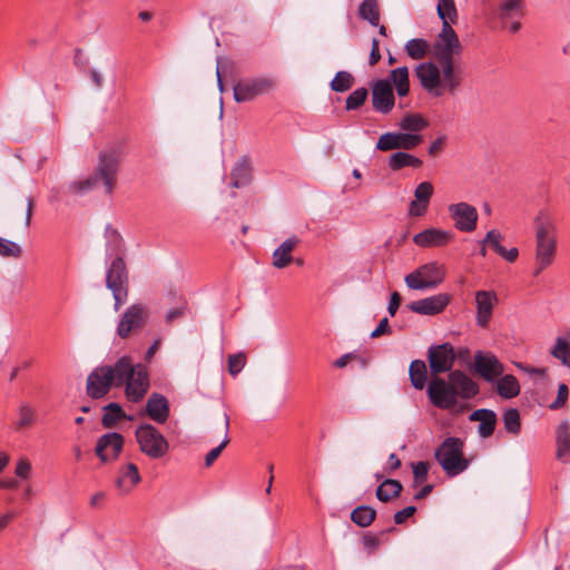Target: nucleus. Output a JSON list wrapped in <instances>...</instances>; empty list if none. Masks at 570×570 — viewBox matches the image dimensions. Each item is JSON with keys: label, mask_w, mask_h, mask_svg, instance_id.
Masks as SVG:
<instances>
[{"label": "nucleus", "mask_w": 570, "mask_h": 570, "mask_svg": "<svg viewBox=\"0 0 570 570\" xmlns=\"http://www.w3.org/2000/svg\"><path fill=\"white\" fill-rule=\"evenodd\" d=\"M480 391L474 382L463 371L454 370L449 373L448 379L434 377L428 386V396L431 403L444 410H451L458 404V400L473 399Z\"/></svg>", "instance_id": "nucleus-1"}, {"label": "nucleus", "mask_w": 570, "mask_h": 570, "mask_svg": "<svg viewBox=\"0 0 570 570\" xmlns=\"http://www.w3.org/2000/svg\"><path fill=\"white\" fill-rule=\"evenodd\" d=\"M535 227V267L533 275L538 276L549 267L557 253V227L553 216L547 210H540L534 218Z\"/></svg>", "instance_id": "nucleus-2"}, {"label": "nucleus", "mask_w": 570, "mask_h": 570, "mask_svg": "<svg viewBox=\"0 0 570 570\" xmlns=\"http://www.w3.org/2000/svg\"><path fill=\"white\" fill-rule=\"evenodd\" d=\"M415 75L422 88L436 98L445 92L454 94L462 82V73L459 66H452V73L446 77L444 66L434 62H422L415 68Z\"/></svg>", "instance_id": "nucleus-3"}, {"label": "nucleus", "mask_w": 570, "mask_h": 570, "mask_svg": "<svg viewBox=\"0 0 570 570\" xmlns=\"http://www.w3.org/2000/svg\"><path fill=\"white\" fill-rule=\"evenodd\" d=\"M120 156L115 148L101 150L98 156V164L95 174L83 180L72 181L69 190L76 194H83L91 190L101 180L106 194L110 195L115 188Z\"/></svg>", "instance_id": "nucleus-4"}, {"label": "nucleus", "mask_w": 570, "mask_h": 570, "mask_svg": "<svg viewBox=\"0 0 570 570\" xmlns=\"http://www.w3.org/2000/svg\"><path fill=\"white\" fill-rule=\"evenodd\" d=\"M117 387L125 385V395L129 402H140L149 390V376L147 367L141 364H132L129 356H121L117 361Z\"/></svg>", "instance_id": "nucleus-5"}, {"label": "nucleus", "mask_w": 570, "mask_h": 570, "mask_svg": "<svg viewBox=\"0 0 570 570\" xmlns=\"http://www.w3.org/2000/svg\"><path fill=\"white\" fill-rule=\"evenodd\" d=\"M106 287L115 299L114 309L119 311L129 294V274L122 256L114 257L106 272Z\"/></svg>", "instance_id": "nucleus-6"}, {"label": "nucleus", "mask_w": 570, "mask_h": 570, "mask_svg": "<svg viewBox=\"0 0 570 570\" xmlns=\"http://www.w3.org/2000/svg\"><path fill=\"white\" fill-rule=\"evenodd\" d=\"M434 56L440 66H444L445 76L452 73V66L454 63V56H459L462 51V46L459 37L452 26L449 23L442 24V30L439 33L434 45Z\"/></svg>", "instance_id": "nucleus-7"}, {"label": "nucleus", "mask_w": 570, "mask_h": 570, "mask_svg": "<svg viewBox=\"0 0 570 570\" xmlns=\"http://www.w3.org/2000/svg\"><path fill=\"white\" fill-rule=\"evenodd\" d=\"M434 455L449 476H455L469 466L468 460L463 458V443L458 438L445 439Z\"/></svg>", "instance_id": "nucleus-8"}, {"label": "nucleus", "mask_w": 570, "mask_h": 570, "mask_svg": "<svg viewBox=\"0 0 570 570\" xmlns=\"http://www.w3.org/2000/svg\"><path fill=\"white\" fill-rule=\"evenodd\" d=\"M139 450L153 460L164 458L169 451V442L160 431L150 423L137 426L135 432Z\"/></svg>", "instance_id": "nucleus-9"}, {"label": "nucleus", "mask_w": 570, "mask_h": 570, "mask_svg": "<svg viewBox=\"0 0 570 570\" xmlns=\"http://www.w3.org/2000/svg\"><path fill=\"white\" fill-rule=\"evenodd\" d=\"M444 276V267L436 262H430L407 274L404 282L411 289L423 291L439 286Z\"/></svg>", "instance_id": "nucleus-10"}, {"label": "nucleus", "mask_w": 570, "mask_h": 570, "mask_svg": "<svg viewBox=\"0 0 570 570\" xmlns=\"http://www.w3.org/2000/svg\"><path fill=\"white\" fill-rule=\"evenodd\" d=\"M117 362L96 367L87 379V394L92 399L104 397L112 386L117 387Z\"/></svg>", "instance_id": "nucleus-11"}, {"label": "nucleus", "mask_w": 570, "mask_h": 570, "mask_svg": "<svg viewBox=\"0 0 570 570\" xmlns=\"http://www.w3.org/2000/svg\"><path fill=\"white\" fill-rule=\"evenodd\" d=\"M276 81L272 77H255L240 79L234 86V99L237 102H247L274 90Z\"/></svg>", "instance_id": "nucleus-12"}, {"label": "nucleus", "mask_w": 570, "mask_h": 570, "mask_svg": "<svg viewBox=\"0 0 570 570\" xmlns=\"http://www.w3.org/2000/svg\"><path fill=\"white\" fill-rule=\"evenodd\" d=\"M148 308L142 304L130 305L121 315L117 326V335L127 338L132 332L142 328L148 321Z\"/></svg>", "instance_id": "nucleus-13"}, {"label": "nucleus", "mask_w": 570, "mask_h": 570, "mask_svg": "<svg viewBox=\"0 0 570 570\" xmlns=\"http://www.w3.org/2000/svg\"><path fill=\"white\" fill-rule=\"evenodd\" d=\"M428 361L430 371L435 377L439 374L452 372L455 361V353L452 344L443 343L431 345L428 350Z\"/></svg>", "instance_id": "nucleus-14"}, {"label": "nucleus", "mask_w": 570, "mask_h": 570, "mask_svg": "<svg viewBox=\"0 0 570 570\" xmlns=\"http://www.w3.org/2000/svg\"><path fill=\"white\" fill-rule=\"evenodd\" d=\"M448 210L458 230L464 233L475 230L479 215L474 206L460 202L449 205Z\"/></svg>", "instance_id": "nucleus-15"}, {"label": "nucleus", "mask_w": 570, "mask_h": 570, "mask_svg": "<svg viewBox=\"0 0 570 570\" xmlns=\"http://www.w3.org/2000/svg\"><path fill=\"white\" fill-rule=\"evenodd\" d=\"M475 303V324L481 328H487L493 315L494 307L499 303V297L494 291H476L474 294Z\"/></svg>", "instance_id": "nucleus-16"}, {"label": "nucleus", "mask_w": 570, "mask_h": 570, "mask_svg": "<svg viewBox=\"0 0 570 570\" xmlns=\"http://www.w3.org/2000/svg\"><path fill=\"white\" fill-rule=\"evenodd\" d=\"M474 367L476 373L489 383H493L504 372L503 364L494 354L480 351L474 355Z\"/></svg>", "instance_id": "nucleus-17"}, {"label": "nucleus", "mask_w": 570, "mask_h": 570, "mask_svg": "<svg viewBox=\"0 0 570 570\" xmlns=\"http://www.w3.org/2000/svg\"><path fill=\"white\" fill-rule=\"evenodd\" d=\"M372 105L381 114H389L394 105L395 98L389 79H380L372 86Z\"/></svg>", "instance_id": "nucleus-18"}, {"label": "nucleus", "mask_w": 570, "mask_h": 570, "mask_svg": "<svg viewBox=\"0 0 570 570\" xmlns=\"http://www.w3.org/2000/svg\"><path fill=\"white\" fill-rule=\"evenodd\" d=\"M124 448V436L117 432L106 433L100 436L96 445V454L106 463L118 458Z\"/></svg>", "instance_id": "nucleus-19"}, {"label": "nucleus", "mask_w": 570, "mask_h": 570, "mask_svg": "<svg viewBox=\"0 0 570 570\" xmlns=\"http://www.w3.org/2000/svg\"><path fill=\"white\" fill-rule=\"evenodd\" d=\"M524 3L522 0H504L498 9V18L510 32H517L521 24L518 21L523 16Z\"/></svg>", "instance_id": "nucleus-20"}, {"label": "nucleus", "mask_w": 570, "mask_h": 570, "mask_svg": "<svg viewBox=\"0 0 570 570\" xmlns=\"http://www.w3.org/2000/svg\"><path fill=\"white\" fill-rule=\"evenodd\" d=\"M450 299L449 294L440 293L426 298L414 301L407 305V308L421 315H436L445 309Z\"/></svg>", "instance_id": "nucleus-21"}, {"label": "nucleus", "mask_w": 570, "mask_h": 570, "mask_svg": "<svg viewBox=\"0 0 570 570\" xmlns=\"http://www.w3.org/2000/svg\"><path fill=\"white\" fill-rule=\"evenodd\" d=\"M454 234L441 228H426L413 237L415 245L420 247H442L453 242Z\"/></svg>", "instance_id": "nucleus-22"}, {"label": "nucleus", "mask_w": 570, "mask_h": 570, "mask_svg": "<svg viewBox=\"0 0 570 570\" xmlns=\"http://www.w3.org/2000/svg\"><path fill=\"white\" fill-rule=\"evenodd\" d=\"M169 402L159 393H153L146 403L145 414L158 424H164L169 417Z\"/></svg>", "instance_id": "nucleus-23"}, {"label": "nucleus", "mask_w": 570, "mask_h": 570, "mask_svg": "<svg viewBox=\"0 0 570 570\" xmlns=\"http://www.w3.org/2000/svg\"><path fill=\"white\" fill-rule=\"evenodd\" d=\"M432 195V184L429 181L420 183L414 190L415 199L410 203V215L414 217L423 216L429 207Z\"/></svg>", "instance_id": "nucleus-24"}, {"label": "nucleus", "mask_w": 570, "mask_h": 570, "mask_svg": "<svg viewBox=\"0 0 570 570\" xmlns=\"http://www.w3.org/2000/svg\"><path fill=\"white\" fill-rule=\"evenodd\" d=\"M141 478L138 468L134 463H128L119 469L116 479V487L121 494H128L140 482Z\"/></svg>", "instance_id": "nucleus-25"}, {"label": "nucleus", "mask_w": 570, "mask_h": 570, "mask_svg": "<svg viewBox=\"0 0 570 570\" xmlns=\"http://www.w3.org/2000/svg\"><path fill=\"white\" fill-rule=\"evenodd\" d=\"M299 238L297 236H291L285 239L274 252L272 255L273 266L282 269L287 267L294 259L292 256L293 250L299 244Z\"/></svg>", "instance_id": "nucleus-26"}, {"label": "nucleus", "mask_w": 570, "mask_h": 570, "mask_svg": "<svg viewBox=\"0 0 570 570\" xmlns=\"http://www.w3.org/2000/svg\"><path fill=\"white\" fill-rule=\"evenodd\" d=\"M470 421H478V432L481 438H489L493 434L497 425V414L492 410L479 409L473 411L470 416Z\"/></svg>", "instance_id": "nucleus-27"}, {"label": "nucleus", "mask_w": 570, "mask_h": 570, "mask_svg": "<svg viewBox=\"0 0 570 570\" xmlns=\"http://www.w3.org/2000/svg\"><path fill=\"white\" fill-rule=\"evenodd\" d=\"M557 459L567 462L570 455V423L562 421L556 431Z\"/></svg>", "instance_id": "nucleus-28"}, {"label": "nucleus", "mask_w": 570, "mask_h": 570, "mask_svg": "<svg viewBox=\"0 0 570 570\" xmlns=\"http://www.w3.org/2000/svg\"><path fill=\"white\" fill-rule=\"evenodd\" d=\"M387 165L391 170L397 171L405 167L420 168L423 161L406 151H396L389 157Z\"/></svg>", "instance_id": "nucleus-29"}, {"label": "nucleus", "mask_w": 570, "mask_h": 570, "mask_svg": "<svg viewBox=\"0 0 570 570\" xmlns=\"http://www.w3.org/2000/svg\"><path fill=\"white\" fill-rule=\"evenodd\" d=\"M521 387L512 374L501 375L497 383V392L503 399H513L520 394Z\"/></svg>", "instance_id": "nucleus-30"}, {"label": "nucleus", "mask_w": 570, "mask_h": 570, "mask_svg": "<svg viewBox=\"0 0 570 570\" xmlns=\"http://www.w3.org/2000/svg\"><path fill=\"white\" fill-rule=\"evenodd\" d=\"M429 126V121L421 114H405L399 122L402 131L420 134Z\"/></svg>", "instance_id": "nucleus-31"}, {"label": "nucleus", "mask_w": 570, "mask_h": 570, "mask_svg": "<svg viewBox=\"0 0 570 570\" xmlns=\"http://www.w3.org/2000/svg\"><path fill=\"white\" fill-rule=\"evenodd\" d=\"M402 484L394 479H386L376 489V498L382 502H389L392 499L400 497L402 492Z\"/></svg>", "instance_id": "nucleus-32"}, {"label": "nucleus", "mask_w": 570, "mask_h": 570, "mask_svg": "<svg viewBox=\"0 0 570 570\" xmlns=\"http://www.w3.org/2000/svg\"><path fill=\"white\" fill-rule=\"evenodd\" d=\"M411 384L416 390H423L428 381V368L425 362L421 360H414L410 364L409 368Z\"/></svg>", "instance_id": "nucleus-33"}, {"label": "nucleus", "mask_w": 570, "mask_h": 570, "mask_svg": "<svg viewBox=\"0 0 570 570\" xmlns=\"http://www.w3.org/2000/svg\"><path fill=\"white\" fill-rule=\"evenodd\" d=\"M389 80L391 85L393 83L395 86L399 96L403 97L409 94L410 82L407 67H399L396 69H393L390 72Z\"/></svg>", "instance_id": "nucleus-34"}, {"label": "nucleus", "mask_w": 570, "mask_h": 570, "mask_svg": "<svg viewBox=\"0 0 570 570\" xmlns=\"http://www.w3.org/2000/svg\"><path fill=\"white\" fill-rule=\"evenodd\" d=\"M229 432V416L227 413L223 414V434L224 438L220 444L214 449H212L205 456V465L207 468L212 466L213 463L218 459L223 450L229 444L230 440L228 436Z\"/></svg>", "instance_id": "nucleus-35"}, {"label": "nucleus", "mask_w": 570, "mask_h": 570, "mask_svg": "<svg viewBox=\"0 0 570 570\" xmlns=\"http://www.w3.org/2000/svg\"><path fill=\"white\" fill-rule=\"evenodd\" d=\"M107 239V253L110 256H125V245L121 235L114 228L107 227L105 232Z\"/></svg>", "instance_id": "nucleus-36"}, {"label": "nucleus", "mask_w": 570, "mask_h": 570, "mask_svg": "<svg viewBox=\"0 0 570 570\" xmlns=\"http://www.w3.org/2000/svg\"><path fill=\"white\" fill-rule=\"evenodd\" d=\"M376 518V510L370 505H360L351 512V520L361 528L370 527Z\"/></svg>", "instance_id": "nucleus-37"}, {"label": "nucleus", "mask_w": 570, "mask_h": 570, "mask_svg": "<svg viewBox=\"0 0 570 570\" xmlns=\"http://www.w3.org/2000/svg\"><path fill=\"white\" fill-rule=\"evenodd\" d=\"M405 52L413 60H420L426 57L430 51V43L421 38H414L405 43Z\"/></svg>", "instance_id": "nucleus-38"}, {"label": "nucleus", "mask_w": 570, "mask_h": 570, "mask_svg": "<svg viewBox=\"0 0 570 570\" xmlns=\"http://www.w3.org/2000/svg\"><path fill=\"white\" fill-rule=\"evenodd\" d=\"M550 354L570 370V343L567 338L558 336Z\"/></svg>", "instance_id": "nucleus-39"}, {"label": "nucleus", "mask_w": 570, "mask_h": 570, "mask_svg": "<svg viewBox=\"0 0 570 570\" xmlns=\"http://www.w3.org/2000/svg\"><path fill=\"white\" fill-rule=\"evenodd\" d=\"M438 16L442 20L443 23H455L458 19V12L455 8L454 0H438Z\"/></svg>", "instance_id": "nucleus-40"}, {"label": "nucleus", "mask_w": 570, "mask_h": 570, "mask_svg": "<svg viewBox=\"0 0 570 570\" xmlns=\"http://www.w3.org/2000/svg\"><path fill=\"white\" fill-rule=\"evenodd\" d=\"M376 149L381 151L401 150V131H389L380 136Z\"/></svg>", "instance_id": "nucleus-41"}, {"label": "nucleus", "mask_w": 570, "mask_h": 570, "mask_svg": "<svg viewBox=\"0 0 570 570\" xmlns=\"http://www.w3.org/2000/svg\"><path fill=\"white\" fill-rule=\"evenodd\" d=\"M360 17L376 27L380 22V12L376 0H364L358 9Z\"/></svg>", "instance_id": "nucleus-42"}, {"label": "nucleus", "mask_w": 570, "mask_h": 570, "mask_svg": "<svg viewBox=\"0 0 570 570\" xmlns=\"http://www.w3.org/2000/svg\"><path fill=\"white\" fill-rule=\"evenodd\" d=\"M36 421L35 410L27 403H21L18 407V420L14 422V429L20 431L30 428Z\"/></svg>", "instance_id": "nucleus-43"}, {"label": "nucleus", "mask_w": 570, "mask_h": 570, "mask_svg": "<svg viewBox=\"0 0 570 570\" xmlns=\"http://www.w3.org/2000/svg\"><path fill=\"white\" fill-rule=\"evenodd\" d=\"M232 186L235 188H239L242 186L247 185L250 181V168L246 161L238 163L232 174Z\"/></svg>", "instance_id": "nucleus-44"}, {"label": "nucleus", "mask_w": 570, "mask_h": 570, "mask_svg": "<svg viewBox=\"0 0 570 570\" xmlns=\"http://www.w3.org/2000/svg\"><path fill=\"white\" fill-rule=\"evenodd\" d=\"M104 410L101 423L105 428H112L119 420L127 417L118 403H109Z\"/></svg>", "instance_id": "nucleus-45"}, {"label": "nucleus", "mask_w": 570, "mask_h": 570, "mask_svg": "<svg viewBox=\"0 0 570 570\" xmlns=\"http://www.w3.org/2000/svg\"><path fill=\"white\" fill-rule=\"evenodd\" d=\"M503 424L508 433L519 434L521 430L520 413L517 409H508L503 413Z\"/></svg>", "instance_id": "nucleus-46"}, {"label": "nucleus", "mask_w": 570, "mask_h": 570, "mask_svg": "<svg viewBox=\"0 0 570 570\" xmlns=\"http://www.w3.org/2000/svg\"><path fill=\"white\" fill-rule=\"evenodd\" d=\"M353 85V77L347 71H338L331 82V88L336 92H344Z\"/></svg>", "instance_id": "nucleus-47"}, {"label": "nucleus", "mask_w": 570, "mask_h": 570, "mask_svg": "<svg viewBox=\"0 0 570 570\" xmlns=\"http://www.w3.org/2000/svg\"><path fill=\"white\" fill-rule=\"evenodd\" d=\"M368 91L366 88H357L346 99V109L347 110H356L358 109L366 100Z\"/></svg>", "instance_id": "nucleus-48"}, {"label": "nucleus", "mask_w": 570, "mask_h": 570, "mask_svg": "<svg viewBox=\"0 0 570 570\" xmlns=\"http://www.w3.org/2000/svg\"><path fill=\"white\" fill-rule=\"evenodd\" d=\"M21 246L12 240L0 237V256L18 258L21 256Z\"/></svg>", "instance_id": "nucleus-49"}, {"label": "nucleus", "mask_w": 570, "mask_h": 570, "mask_svg": "<svg viewBox=\"0 0 570 570\" xmlns=\"http://www.w3.org/2000/svg\"><path fill=\"white\" fill-rule=\"evenodd\" d=\"M423 141L421 134H411L401 131V150H412L416 148Z\"/></svg>", "instance_id": "nucleus-50"}, {"label": "nucleus", "mask_w": 570, "mask_h": 570, "mask_svg": "<svg viewBox=\"0 0 570 570\" xmlns=\"http://www.w3.org/2000/svg\"><path fill=\"white\" fill-rule=\"evenodd\" d=\"M503 236L500 232L495 229H491L487 233L484 239L482 240L483 245H489L498 255L503 250V246L501 245V240Z\"/></svg>", "instance_id": "nucleus-51"}, {"label": "nucleus", "mask_w": 570, "mask_h": 570, "mask_svg": "<svg viewBox=\"0 0 570 570\" xmlns=\"http://www.w3.org/2000/svg\"><path fill=\"white\" fill-rule=\"evenodd\" d=\"M246 356L244 353L233 354L228 357V372L236 376L245 366Z\"/></svg>", "instance_id": "nucleus-52"}, {"label": "nucleus", "mask_w": 570, "mask_h": 570, "mask_svg": "<svg viewBox=\"0 0 570 570\" xmlns=\"http://www.w3.org/2000/svg\"><path fill=\"white\" fill-rule=\"evenodd\" d=\"M412 468L414 475V484L419 485L422 482H424L428 478L429 464L426 462L420 461L417 463H413Z\"/></svg>", "instance_id": "nucleus-53"}, {"label": "nucleus", "mask_w": 570, "mask_h": 570, "mask_svg": "<svg viewBox=\"0 0 570 570\" xmlns=\"http://www.w3.org/2000/svg\"><path fill=\"white\" fill-rule=\"evenodd\" d=\"M569 389L567 384L561 383L558 387L557 399L549 405L551 410H559L563 407L568 401Z\"/></svg>", "instance_id": "nucleus-54"}, {"label": "nucleus", "mask_w": 570, "mask_h": 570, "mask_svg": "<svg viewBox=\"0 0 570 570\" xmlns=\"http://www.w3.org/2000/svg\"><path fill=\"white\" fill-rule=\"evenodd\" d=\"M31 463L27 458H20L17 462L14 473L20 479H29L31 474Z\"/></svg>", "instance_id": "nucleus-55"}, {"label": "nucleus", "mask_w": 570, "mask_h": 570, "mask_svg": "<svg viewBox=\"0 0 570 570\" xmlns=\"http://www.w3.org/2000/svg\"><path fill=\"white\" fill-rule=\"evenodd\" d=\"M416 511V508L414 505H409L404 509H402L401 511H397L395 514H394V522L396 524H402L405 522V520L410 517H412Z\"/></svg>", "instance_id": "nucleus-56"}, {"label": "nucleus", "mask_w": 570, "mask_h": 570, "mask_svg": "<svg viewBox=\"0 0 570 570\" xmlns=\"http://www.w3.org/2000/svg\"><path fill=\"white\" fill-rule=\"evenodd\" d=\"M391 328L389 324V320L386 317L382 318L377 325V327L371 333L372 338L380 337L384 334H390Z\"/></svg>", "instance_id": "nucleus-57"}, {"label": "nucleus", "mask_w": 570, "mask_h": 570, "mask_svg": "<svg viewBox=\"0 0 570 570\" xmlns=\"http://www.w3.org/2000/svg\"><path fill=\"white\" fill-rule=\"evenodd\" d=\"M401 304V295L397 292L391 294V298L387 306V312L391 316H394Z\"/></svg>", "instance_id": "nucleus-58"}, {"label": "nucleus", "mask_w": 570, "mask_h": 570, "mask_svg": "<svg viewBox=\"0 0 570 570\" xmlns=\"http://www.w3.org/2000/svg\"><path fill=\"white\" fill-rule=\"evenodd\" d=\"M381 60V53H380V43L376 38H373L372 40V49L370 53L368 62L371 66L376 65Z\"/></svg>", "instance_id": "nucleus-59"}, {"label": "nucleus", "mask_w": 570, "mask_h": 570, "mask_svg": "<svg viewBox=\"0 0 570 570\" xmlns=\"http://www.w3.org/2000/svg\"><path fill=\"white\" fill-rule=\"evenodd\" d=\"M186 306L181 305L176 308L169 309L165 316L167 323H171L175 320L185 315Z\"/></svg>", "instance_id": "nucleus-60"}, {"label": "nucleus", "mask_w": 570, "mask_h": 570, "mask_svg": "<svg viewBox=\"0 0 570 570\" xmlns=\"http://www.w3.org/2000/svg\"><path fill=\"white\" fill-rule=\"evenodd\" d=\"M364 547L370 551L373 552L380 544V540L374 534H365L362 539Z\"/></svg>", "instance_id": "nucleus-61"}, {"label": "nucleus", "mask_w": 570, "mask_h": 570, "mask_svg": "<svg viewBox=\"0 0 570 570\" xmlns=\"http://www.w3.org/2000/svg\"><path fill=\"white\" fill-rule=\"evenodd\" d=\"M445 142V137H439L433 140L429 147V154L431 156L438 155L443 149V145Z\"/></svg>", "instance_id": "nucleus-62"}, {"label": "nucleus", "mask_w": 570, "mask_h": 570, "mask_svg": "<svg viewBox=\"0 0 570 570\" xmlns=\"http://www.w3.org/2000/svg\"><path fill=\"white\" fill-rule=\"evenodd\" d=\"M500 256L508 261L509 263H513L519 256V250L515 247L511 249L503 248Z\"/></svg>", "instance_id": "nucleus-63"}, {"label": "nucleus", "mask_w": 570, "mask_h": 570, "mask_svg": "<svg viewBox=\"0 0 570 570\" xmlns=\"http://www.w3.org/2000/svg\"><path fill=\"white\" fill-rule=\"evenodd\" d=\"M354 357L355 355L352 353L344 354L334 362V366L338 368L345 367L348 364V362Z\"/></svg>", "instance_id": "nucleus-64"}]
</instances>
